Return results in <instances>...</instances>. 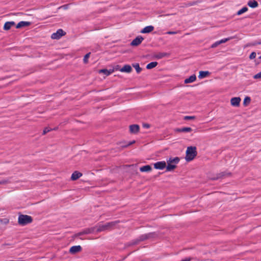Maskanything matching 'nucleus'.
<instances>
[{
	"instance_id": "1",
	"label": "nucleus",
	"mask_w": 261,
	"mask_h": 261,
	"mask_svg": "<svg viewBox=\"0 0 261 261\" xmlns=\"http://www.w3.org/2000/svg\"><path fill=\"white\" fill-rule=\"evenodd\" d=\"M167 163L164 161V168L166 169L165 172L173 171L177 167V164L179 162L180 159L178 156L174 158L170 157L166 159Z\"/></svg>"
},
{
	"instance_id": "2",
	"label": "nucleus",
	"mask_w": 261,
	"mask_h": 261,
	"mask_svg": "<svg viewBox=\"0 0 261 261\" xmlns=\"http://www.w3.org/2000/svg\"><path fill=\"white\" fill-rule=\"evenodd\" d=\"M197 154L196 147L190 146L187 147L186 151L185 160L190 162L193 160Z\"/></svg>"
},
{
	"instance_id": "3",
	"label": "nucleus",
	"mask_w": 261,
	"mask_h": 261,
	"mask_svg": "<svg viewBox=\"0 0 261 261\" xmlns=\"http://www.w3.org/2000/svg\"><path fill=\"white\" fill-rule=\"evenodd\" d=\"M154 233L153 232H149L148 233H145L140 235L136 239L132 240L130 243L129 245H135L138 244L139 242L141 241H144L148 239H150L153 237Z\"/></svg>"
},
{
	"instance_id": "4",
	"label": "nucleus",
	"mask_w": 261,
	"mask_h": 261,
	"mask_svg": "<svg viewBox=\"0 0 261 261\" xmlns=\"http://www.w3.org/2000/svg\"><path fill=\"white\" fill-rule=\"evenodd\" d=\"M119 221H114L107 222L105 224H100L97 229V231L101 232L106 230H109L113 228L116 224L119 223Z\"/></svg>"
},
{
	"instance_id": "5",
	"label": "nucleus",
	"mask_w": 261,
	"mask_h": 261,
	"mask_svg": "<svg viewBox=\"0 0 261 261\" xmlns=\"http://www.w3.org/2000/svg\"><path fill=\"white\" fill-rule=\"evenodd\" d=\"M33 221L31 216L26 215H20L18 217V222L21 226L26 225Z\"/></svg>"
},
{
	"instance_id": "6",
	"label": "nucleus",
	"mask_w": 261,
	"mask_h": 261,
	"mask_svg": "<svg viewBox=\"0 0 261 261\" xmlns=\"http://www.w3.org/2000/svg\"><path fill=\"white\" fill-rule=\"evenodd\" d=\"M231 175V173L228 172L227 170L224 171L219 173H217L215 175L211 178L212 180H217L219 179H222L225 176H229Z\"/></svg>"
},
{
	"instance_id": "7",
	"label": "nucleus",
	"mask_w": 261,
	"mask_h": 261,
	"mask_svg": "<svg viewBox=\"0 0 261 261\" xmlns=\"http://www.w3.org/2000/svg\"><path fill=\"white\" fill-rule=\"evenodd\" d=\"M65 34L62 29H58L56 32L52 34L51 38L53 39H59Z\"/></svg>"
},
{
	"instance_id": "8",
	"label": "nucleus",
	"mask_w": 261,
	"mask_h": 261,
	"mask_svg": "<svg viewBox=\"0 0 261 261\" xmlns=\"http://www.w3.org/2000/svg\"><path fill=\"white\" fill-rule=\"evenodd\" d=\"M241 98L240 97H233L230 99V104L232 107H239L240 106Z\"/></svg>"
},
{
	"instance_id": "9",
	"label": "nucleus",
	"mask_w": 261,
	"mask_h": 261,
	"mask_svg": "<svg viewBox=\"0 0 261 261\" xmlns=\"http://www.w3.org/2000/svg\"><path fill=\"white\" fill-rule=\"evenodd\" d=\"M143 40L144 38L142 36H137L131 42L130 45L133 46H138L141 43Z\"/></svg>"
},
{
	"instance_id": "10",
	"label": "nucleus",
	"mask_w": 261,
	"mask_h": 261,
	"mask_svg": "<svg viewBox=\"0 0 261 261\" xmlns=\"http://www.w3.org/2000/svg\"><path fill=\"white\" fill-rule=\"evenodd\" d=\"M192 131L190 127H182L181 128H174V132L176 133H190Z\"/></svg>"
},
{
	"instance_id": "11",
	"label": "nucleus",
	"mask_w": 261,
	"mask_h": 261,
	"mask_svg": "<svg viewBox=\"0 0 261 261\" xmlns=\"http://www.w3.org/2000/svg\"><path fill=\"white\" fill-rule=\"evenodd\" d=\"M140 130V126L138 124H132L129 125V132L131 134H136Z\"/></svg>"
},
{
	"instance_id": "12",
	"label": "nucleus",
	"mask_w": 261,
	"mask_h": 261,
	"mask_svg": "<svg viewBox=\"0 0 261 261\" xmlns=\"http://www.w3.org/2000/svg\"><path fill=\"white\" fill-rule=\"evenodd\" d=\"M82 249V247L80 245L73 246L69 249V252L71 254H75Z\"/></svg>"
},
{
	"instance_id": "13",
	"label": "nucleus",
	"mask_w": 261,
	"mask_h": 261,
	"mask_svg": "<svg viewBox=\"0 0 261 261\" xmlns=\"http://www.w3.org/2000/svg\"><path fill=\"white\" fill-rule=\"evenodd\" d=\"M210 74H211V72L209 71L200 70L199 71V75L198 76V77L199 79H204L205 77L208 76Z\"/></svg>"
},
{
	"instance_id": "14",
	"label": "nucleus",
	"mask_w": 261,
	"mask_h": 261,
	"mask_svg": "<svg viewBox=\"0 0 261 261\" xmlns=\"http://www.w3.org/2000/svg\"><path fill=\"white\" fill-rule=\"evenodd\" d=\"M196 80V76L195 74H193L189 77L186 78L184 80L185 84H190L195 82Z\"/></svg>"
},
{
	"instance_id": "15",
	"label": "nucleus",
	"mask_w": 261,
	"mask_h": 261,
	"mask_svg": "<svg viewBox=\"0 0 261 261\" xmlns=\"http://www.w3.org/2000/svg\"><path fill=\"white\" fill-rule=\"evenodd\" d=\"M200 2H201V1H193V2H188L183 3L182 4L183 5L182 7L183 8H187V7H191L192 6L197 5L198 4L200 3Z\"/></svg>"
},
{
	"instance_id": "16",
	"label": "nucleus",
	"mask_w": 261,
	"mask_h": 261,
	"mask_svg": "<svg viewBox=\"0 0 261 261\" xmlns=\"http://www.w3.org/2000/svg\"><path fill=\"white\" fill-rule=\"evenodd\" d=\"M154 30L152 25H148L144 28L140 32L143 34H147L151 32Z\"/></svg>"
},
{
	"instance_id": "17",
	"label": "nucleus",
	"mask_w": 261,
	"mask_h": 261,
	"mask_svg": "<svg viewBox=\"0 0 261 261\" xmlns=\"http://www.w3.org/2000/svg\"><path fill=\"white\" fill-rule=\"evenodd\" d=\"M82 176V173L77 171H74L71 176V179L72 180H76L78 178H79L80 177Z\"/></svg>"
},
{
	"instance_id": "18",
	"label": "nucleus",
	"mask_w": 261,
	"mask_h": 261,
	"mask_svg": "<svg viewBox=\"0 0 261 261\" xmlns=\"http://www.w3.org/2000/svg\"><path fill=\"white\" fill-rule=\"evenodd\" d=\"M247 5L251 8H256L258 6V3L256 0H249L247 2Z\"/></svg>"
},
{
	"instance_id": "19",
	"label": "nucleus",
	"mask_w": 261,
	"mask_h": 261,
	"mask_svg": "<svg viewBox=\"0 0 261 261\" xmlns=\"http://www.w3.org/2000/svg\"><path fill=\"white\" fill-rule=\"evenodd\" d=\"M132 70V68L129 65H125L121 68L120 71L122 72L130 73Z\"/></svg>"
},
{
	"instance_id": "20",
	"label": "nucleus",
	"mask_w": 261,
	"mask_h": 261,
	"mask_svg": "<svg viewBox=\"0 0 261 261\" xmlns=\"http://www.w3.org/2000/svg\"><path fill=\"white\" fill-rule=\"evenodd\" d=\"M31 24V22L29 21H21L18 22L16 25V28H21L23 27L29 26Z\"/></svg>"
},
{
	"instance_id": "21",
	"label": "nucleus",
	"mask_w": 261,
	"mask_h": 261,
	"mask_svg": "<svg viewBox=\"0 0 261 261\" xmlns=\"http://www.w3.org/2000/svg\"><path fill=\"white\" fill-rule=\"evenodd\" d=\"M15 24L14 21H7L6 22L4 25V30L7 31L11 29L12 26H14Z\"/></svg>"
},
{
	"instance_id": "22",
	"label": "nucleus",
	"mask_w": 261,
	"mask_h": 261,
	"mask_svg": "<svg viewBox=\"0 0 261 261\" xmlns=\"http://www.w3.org/2000/svg\"><path fill=\"white\" fill-rule=\"evenodd\" d=\"M151 167L149 165H147L140 167V171L142 172H147L151 171Z\"/></svg>"
},
{
	"instance_id": "23",
	"label": "nucleus",
	"mask_w": 261,
	"mask_h": 261,
	"mask_svg": "<svg viewBox=\"0 0 261 261\" xmlns=\"http://www.w3.org/2000/svg\"><path fill=\"white\" fill-rule=\"evenodd\" d=\"M113 71L114 70L113 69L108 70L107 69H102L99 70V73H103L106 76H108L110 75L113 72Z\"/></svg>"
},
{
	"instance_id": "24",
	"label": "nucleus",
	"mask_w": 261,
	"mask_h": 261,
	"mask_svg": "<svg viewBox=\"0 0 261 261\" xmlns=\"http://www.w3.org/2000/svg\"><path fill=\"white\" fill-rule=\"evenodd\" d=\"M154 168L156 169H163V161H160L154 163Z\"/></svg>"
},
{
	"instance_id": "25",
	"label": "nucleus",
	"mask_w": 261,
	"mask_h": 261,
	"mask_svg": "<svg viewBox=\"0 0 261 261\" xmlns=\"http://www.w3.org/2000/svg\"><path fill=\"white\" fill-rule=\"evenodd\" d=\"M248 10V8L246 6H244L241 9L238 10L236 13L237 15H241V14L246 12Z\"/></svg>"
},
{
	"instance_id": "26",
	"label": "nucleus",
	"mask_w": 261,
	"mask_h": 261,
	"mask_svg": "<svg viewBox=\"0 0 261 261\" xmlns=\"http://www.w3.org/2000/svg\"><path fill=\"white\" fill-rule=\"evenodd\" d=\"M251 98L249 96H246L243 100V105L244 107L247 106L251 101Z\"/></svg>"
},
{
	"instance_id": "27",
	"label": "nucleus",
	"mask_w": 261,
	"mask_h": 261,
	"mask_svg": "<svg viewBox=\"0 0 261 261\" xmlns=\"http://www.w3.org/2000/svg\"><path fill=\"white\" fill-rule=\"evenodd\" d=\"M157 65L158 63L156 62H151L147 65L146 68L147 69H151L155 67Z\"/></svg>"
},
{
	"instance_id": "28",
	"label": "nucleus",
	"mask_w": 261,
	"mask_h": 261,
	"mask_svg": "<svg viewBox=\"0 0 261 261\" xmlns=\"http://www.w3.org/2000/svg\"><path fill=\"white\" fill-rule=\"evenodd\" d=\"M133 66L135 68L137 73H139L141 71L142 68L140 67L138 63L133 64Z\"/></svg>"
},
{
	"instance_id": "29",
	"label": "nucleus",
	"mask_w": 261,
	"mask_h": 261,
	"mask_svg": "<svg viewBox=\"0 0 261 261\" xmlns=\"http://www.w3.org/2000/svg\"><path fill=\"white\" fill-rule=\"evenodd\" d=\"M234 37H227V38H223L218 41H219V42L220 43V44H221L227 42L228 41L231 40V39H232Z\"/></svg>"
},
{
	"instance_id": "30",
	"label": "nucleus",
	"mask_w": 261,
	"mask_h": 261,
	"mask_svg": "<svg viewBox=\"0 0 261 261\" xmlns=\"http://www.w3.org/2000/svg\"><path fill=\"white\" fill-rule=\"evenodd\" d=\"M196 119L195 116H185L184 117L183 119L186 121L192 120Z\"/></svg>"
},
{
	"instance_id": "31",
	"label": "nucleus",
	"mask_w": 261,
	"mask_h": 261,
	"mask_svg": "<svg viewBox=\"0 0 261 261\" xmlns=\"http://www.w3.org/2000/svg\"><path fill=\"white\" fill-rule=\"evenodd\" d=\"M90 54H91V53H88L85 55L84 59H83V61L85 63H87L88 62V59L90 57Z\"/></svg>"
},
{
	"instance_id": "32",
	"label": "nucleus",
	"mask_w": 261,
	"mask_h": 261,
	"mask_svg": "<svg viewBox=\"0 0 261 261\" xmlns=\"http://www.w3.org/2000/svg\"><path fill=\"white\" fill-rule=\"evenodd\" d=\"M256 54L255 51H252L249 56V58L250 60L254 59L256 57Z\"/></svg>"
},
{
	"instance_id": "33",
	"label": "nucleus",
	"mask_w": 261,
	"mask_h": 261,
	"mask_svg": "<svg viewBox=\"0 0 261 261\" xmlns=\"http://www.w3.org/2000/svg\"><path fill=\"white\" fill-rule=\"evenodd\" d=\"M253 78L254 79H261V71L254 75Z\"/></svg>"
},
{
	"instance_id": "34",
	"label": "nucleus",
	"mask_w": 261,
	"mask_h": 261,
	"mask_svg": "<svg viewBox=\"0 0 261 261\" xmlns=\"http://www.w3.org/2000/svg\"><path fill=\"white\" fill-rule=\"evenodd\" d=\"M258 43H257L256 41H254L253 42L248 43L247 44L246 46H255L257 45Z\"/></svg>"
},
{
	"instance_id": "35",
	"label": "nucleus",
	"mask_w": 261,
	"mask_h": 261,
	"mask_svg": "<svg viewBox=\"0 0 261 261\" xmlns=\"http://www.w3.org/2000/svg\"><path fill=\"white\" fill-rule=\"evenodd\" d=\"M220 44L219 42V41H216L215 42H214V43H213L211 45V47L212 48H214L216 47L217 46H218Z\"/></svg>"
},
{
	"instance_id": "36",
	"label": "nucleus",
	"mask_w": 261,
	"mask_h": 261,
	"mask_svg": "<svg viewBox=\"0 0 261 261\" xmlns=\"http://www.w3.org/2000/svg\"><path fill=\"white\" fill-rule=\"evenodd\" d=\"M9 180L7 179H3L0 180V185H5L8 183Z\"/></svg>"
},
{
	"instance_id": "37",
	"label": "nucleus",
	"mask_w": 261,
	"mask_h": 261,
	"mask_svg": "<svg viewBox=\"0 0 261 261\" xmlns=\"http://www.w3.org/2000/svg\"><path fill=\"white\" fill-rule=\"evenodd\" d=\"M135 142V141H133L132 142H129L127 143L125 145L122 146V148H126L128 146H129L131 145L132 144H133V143H134Z\"/></svg>"
},
{
	"instance_id": "38",
	"label": "nucleus",
	"mask_w": 261,
	"mask_h": 261,
	"mask_svg": "<svg viewBox=\"0 0 261 261\" xmlns=\"http://www.w3.org/2000/svg\"><path fill=\"white\" fill-rule=\"evenodd\" d=\"M155 57L157 59H162L163 57V53H160L155 55Z\"/></svg>"
},
{
	"instance_id": "39",
	"label": "nucleus",
	"mask_w": 261,
	"mask_h": 261,
	"mask_svg": "<svg viewBox=\"0 0 261 261\" xmlns=\"http://www.w3.org/2000/svg\"><path fill=\"white\" fill-rule=\"evenodd\" d=\"M177 32L176 31H167L164 33V34H168V35H174L176 34Z\"/></svg>"
},
{
	"instance_id": "40",
	"label": "nucleus",
	"mask_w": 261,
	"mask_h": 261,
	"mask_svg": "<svg viewBox=\"0 0 261 261\" xmlns=\"http://www.w3.org/2000/svg\"><path fill=\"white\" fill-rule=\"evenodd\" d=\"M127 143L125 142H120L118 143V145L119 146L120 148H122V146L125 145Z\"/></svg>"
},
{
	"instance_id": "41",
	"label": "nucleus",
	"mask_w": 261,
	"mask_h": 261,
	"mask_svg": "<svg viewBox=\"0 0 261 261\" xmlns=\"http://www.w3.org/2000/svg\"><path fill=\"white\" fill-rule=\"evenodd\" d=\"M51 130V129H49L48 127H45L44 130H43V135H45L46 134V133H47L48 132H50Z\"/></svg>"
},
{
	"instance_id": "42",
	"label": "nucleus",
	"mask_w": 261,
	"mask_h": 261,
	"mask_svg": "<svg viewBox=\"0 0 261 261\" xmlns=\"http://www.w3.org/2000/svg\"><path fill=\"white\" fill-rule=\"evenodd\" d=\"M192 258L191 257H186L185 258L182 259L180 261H191Z\"/></svg>"
},
{
	"instance_id": "43",
	"label": "nucleus",
	"mask_w": 261,
	"mask_h": 261,
	"mask_svg": "<svg viewBox=\"0 0 261 261\" xmlns=\"http://www.w3.org/2000/svg\"><path fill=\"white\" fill-rule=\"evenodd\" d=\"M143 127L145 128H149L150 127V125L148 123H143Z\"/></svg>"
},
{
	"instance_id": "44",
	"label": "nucleus",
	"mask_w": 261,
	"mask_h": 261,
	"mask_svg": "<svg viewBox=\"0 0 261 261\" xmlns=\"http://www.w3.org/2000/svg\"><path fill=\"white\" fill-rule=\"evenodd\" d=\"M68 6L67 5H64L61 7V8L64 9H67L68 8Z\"/></svg>"
},
{
	"instance_id": "45",
	"label": "nucleus",
	"mask_w": 261,
	"mask_h": 261,
	"mask_svg": "<svg viewBox=\"0 0 261 261\" xmlns=\"http://www.w3.org/2000/svg\"><path fill=\"white\" fill-rule=\"evenodd\" d=\"M257 43H258L257 45H260L261 44V39H259L258 40H257Z\"/></svg>"
},
{
	"instance_id": "46",
	"label": "nucleus",
	"mask_w": 261,
	"mask_h": 261,
	"mask_svg": "<svg viewBox=\"0 0 261 261\" xmlns=\"http://www.w3.org/2000/svg\"><path fill=\"white\" fill-rule=\"evenodd\" d=\"M255 65H257L260 64V62L259 61H257L256 60H255Z\"/></svg>"
},
{
	"instance_id": "47",
	"label": "nucleus",
	"mask_w": 261,
	"mask_h": 261,
	"mask_svg": "<svg viewBox=\"0 0 261 261\" xmlns=\"http://www.w3.org/2000/svg\"><path fill=\"white\" fill-rule=\"evenodd\" d=\"M169 54L166 53H164V57H168Z\"/></svg>"
},
{
	"instance_id": "48",
	"label": "nucleus",
	"mask_w": 261,
	"mask_h": 261,
	"mask_svg": "<svg viewBox=\"0 0 261 261\" xmlns=\"http://www.w3.org/2000/svg\"><path fill=\"white\" fill-rule=\"evenodd\" d=\"M9 261H23L22 260H10Z\"/></svg>"
},
{
	"instance_id": "49",
	"label": "nucleus",
	"mask_w": 261,
	"mask_h": 261,
	"mask_svg": "<svg viewBox=\"0 0 261 261\" xmlns=\"http://www.w3.org/2000/svg\"><path fill=\"white\" fill-rule=\"evenodd\" d=\"M258 59L261 60V55L258 57Z\"/></svg>"
},
{
	"instance_id": "50",
	"label": "nucleus",
	"mask_w": 261,
	"mask_h": 261,
	"mask_svg": "<svg viewBox=\"0 0 261 261\" xmlns=\"http://www.w3.org/2000/svg\"><path fill=\"white\" fill-rule=\"evenodd\" d=\"M167 148H164V150L165 151V150H167Z\"/></svg>"
}]
</instances>
